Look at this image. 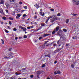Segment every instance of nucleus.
<instances>
[{
  "label": "nucleus",
  "mask_w": 79,
  "mask_h": 79,
  "mask_svg": "<svg viewBox=\"0 0 79 79\" xmlns=\"http://www.w3.org/2000/svg\"><path fill=\"white\" fill-rule=\"evenodd\" d=\"M64 45V44H63V46H62V48H57L54 51V52L56 53L57 52H59L61 50H62V49H63V46Z\"/></svg>",
  "instance_id": "obj_1"
},
{
  "label": "nucleus",
  "mask_w": 79,
  "mask_h": 79,
  "mask_svg": "<svg viewBox=\"0 0 79 79\" xmlns=\"http://www.w3.org/2000/svg\"><path fill=\"white\" fill-rule=\"evenodd\" d=\"M56 32L57 33V34H56V35H58L59 36H60L62 35V33H63V31L62 30H60L58 32L56 31Z\"/></svg>",
  "instance_id": "obj_2"
},
{
  "label": "nucleus",
  "mask_w": 79,
  "mask_h": 79,
  "mask_svg": "<svg viewBox=\"0 0 79 79\" xmlns=\"http://www.w3.org/2000/svg\"><path fill=\"white\" fill-rule=\"evenodd\" d=\"M75 1V2H73V3H74V4H75L76 5H78L79 4V1L77 2V0H74Z\"/></svg>",
  "instance_id": "obj_3"
},
{
  "label": "nucleus",
  "mask_w": 79,
  "mask_h": 79,
  "mask_svg": "<svg viewBox=\"0 0 79 79\" xmlns=\"http://www.w3.org/2000/svg\"><path fill=\"white\" fill-rule=\"evenodd\" d=\"M42 72H44L43 71H39L37 72V75H40L42 73Z\"/></svg>",
  "instance_id": "obj_4"
},
{
  "label": "nucleus",
  "mask_w": 79,
  "mask_h": 79,
  "mask_svg": "<svg viewBox=\"0 0 79 79\" xmlns=\"http://www.w3.org/2000/svg\"><path fill=\"white\" fill-rule=\"evenodd\" d=\"M54 43V42H53L51 44V47H52V46L53 45V46H54V47H56V46H57V45H56V43H55V44H54L53 43Z\"/></svg>",
  "instance_id": "obj_5"
},
{
  "label": "nucleus",
  "mask_w": 79,
  "mask_h": 79,
  "mask_svg": "<svg viewBox=\"0 0 79 79\" xmlns=\"http://www.w3.org/2000/svg\"><path fill=\"white\" fill-rule=\"evenodd\" d=\"M0 13H1V14H3V15H4V13H3V9H2V8H0Z\"/></svg>",
  "instance_id": "obj_6"
},
{
  "label": "nucleus",
  "mask_w": 79,
  "mask_h": 79,
  "mask_svg": "<svg viewBox=\"0 0 79 79\" xmlns=\"http://www.w3.org/2000/svg\"><path fill=\"white\" fill-rule=\"evenodd\" d=\"M5 58H6V59H10V58H11V57H10V54H9L8 55L5 57Z\"/></svg>",
  "instance_id": "obj_7"
},
{
  "label": "nucleus",
  "mask_w": 79,
  "mask_h": 79,
  "mask_svg": "<svg viewBox=\"0 0 79 79\" xmlns=\"http://www.w3.org/2000/svg\"><path fill=\"white\" fill-rule=\"evenodd\" d=\"M61 37H60V40L57 41V43L58 45H59V44H60V42H61Z\"/></svg>",
  "instance_id": "obj_8"
},
{
  "label": "nucleus",
  "mask_w": 79,
  "mask_h": 79,
  "mask_svg": "<svg viewBox=\"0 0 79 79\" xmlns=\"http://www.w3.org/2000/svg\"><path fill=\"white\" fill-rule=\"evenodd\" d=\"M59 28H60V27L59 26L57 27L55 29H54V30L56 31H58V30H59Z\"/></svg>",
  "instance_id": "obj_9"
},
{
  "label": "nucleus",
  "mask_w": 79,
  "mask_h": 79,
  "mask_svg": "<svg viewBox=\"0 0 79 79\" xmlns=\"http://www.w3.org/2000/svg\"><path fill=\"white\" fill-rule=\"evenodd\" d=\"M21 74V73L19 72H17L16 73H15L16 75H20Z\"/></svg>",
  "instance_id": "obj_10"
},
{
  "label": "nucleus",
  "mask_w": 79,
  "mask_h": 79,
  "mask_svg": "<svg viewBox=\"0 0 79 79\" xmlns=\"http://www.w3.org/2000/svg\"><path fill=\"white\" fill-rule=\"evenodd\" d=\"M21 16V15L19 14H17V16L16 17V19H19V17Z\"/></svg>",
  "instance_id": "obj_11"
},
{
  "label": "nucleus",
  "mask_w": 79,
  "mask_h": 79,
  "mask_svg": "<svg viewBox=\"0 0 79 79\" xmlns=\"http://www.w3.org/2000/svg\"><path fill=\"white\" fill-rule=\"evenodd\" d=\"M48 35H50L49 34H45L44 35H43L44 37H45L46 36H48Z\"/></svg>",
  "instance_id": "obj_12"
},
{
  "label": "nucleus",
  "mask_w": 79,
  "mask_h": 79,
  "mask_svg": "<svg viewBox=\"0 0 79 79\" xmlns=\"http://www.w3.org/2000/svg\"><path fill=\"white\" fill-rule=\"evenodd\" d=\"M5 5L7 8H8V7L10 6V5H9V4H8V3L7 2L6 3Z\"/></svg>",
  "instance_id": "obj_13"
},
{
  "label": "nucleus",
  "mask_w": 79,
  "mask_h": 79,
  "mask_svg": "<svg viewBox=\"0 0 79 79\" xmlns=\"http://www.w3.org/2000/svg\"><path fill=\"white\" fill-rule=\"evenodd\" d=\"M4 3V1L3 0H1V2H0V4H3Z\"/></svg>",
  "instance_id": "obj_14"
},
{
  "label": "nucleus",
  "mask_w": 79,
  "mask_h": 79,
  "mask_svg": "<svg viewBox=\"0 0 79 79\" xmlns=\"http://www.w3.org/2000/svg\"><path fill=\"white\" fill-rule=\"evenodd\" d=\"M45 44H44V45L43 46H44V47H46V46H48V45H47V44H46V43H47V42H48V41H45Z\"/></svg>",
  "instance_id": "obj_15"
},
{
  "label": "nucleus",
  "mask_w": 79,
  "mask_h": 79,
  "mask_svg": "<svg viewBox=\"0 0 79 79\" xmlns=\"http://www.w3.org/2000/svg\"><path fill=\"white\" fill-rule=\"evenodd\" d=\"M69 19H66V20L65 21L66 23V24H68V23H69Z\"/></svg>",
  "instance_id": "obj_16"
},
{
  "label": "nucleus",
  "mask_w": 79,
  "mask_h": 79,
  "mask_svg": "<svg viewBox=\"0 0 79 79\" xmlns=\"http://www.w3.org/2000/svg\"><path fill=\"white\" fill-rule=\"evenodd\" d=\"M23 31H26V28L23 27Z\"/></svg>",
  "instance_id": "obj_17"
},
{
  "label": "nucleus",
  "mask_w": 79,
  "mask_h": 79,
  "mask_svg": "<svg viewBox=\"0 0 79 79\" xmlns=\"http://www.w3.org/2000/svg\"><path fill=\"white\" fill-rule=\"evenodd\" d=\"M47 56L48 57H49V58H50V57H51V56H50V54L49 53L47 55Z\"/></svg>",
  "instance_id": "obj_18"
},
{
  "label": "nucleus",
  "mask_w": 79,
  "mask_h": 79,
  "mask_svg": "<svg viewBox=\"0 0 79 79\" xmlns=\"http://www.w3.org/2000/svg\"><path fill=\"white\" fill-rule=\"evenodd\" d=\"M56 32V31L54 30V31L52 33V34H55V33Z\"/></svg>",
  "instance_id": "obj_19"
},
{
  "label": "nucleus",
  "mask_w": 79,
  "mask_h": 79,
  "mask_svg": "<svg viewBox=\"0 0 79 79\" xmlns=\"http://www.w3.org/2000/svg\"><path fill=\"white\" fill-rule=\"evenodd\" d=\"M54 21H55V20H53L52 19H51L50 20V22H51V23H53L54 22Z\"/></svg>",
  "instance_id": "obj_20"
},
{
  "label": "nucleus",
  "mask_w": 79,
  "mask_h": 79,
  "mask_svg": "<svg viewBox=\"0 0 79 79\" xmlns=\"http://www.w3.org/2000/svg\"><path fill=\"white\" fill-rule=\"evenodd\" d=\"M2 19L4 20H6V18L5 17H2Z\"/></svg>",
  "instance_id": "obj_21"
},
{
  "label": "nucleus",
  "mask_w": 79,
  "mask_h": 79,
  "mask_svg": "<svg viewBox=\"0 0 79 79\" xmlns=\"http://www.w3.org/2000/svg\"><path fill=\"white\" fill-rule=\"evenodd\" d=\"M45 64H42L41 67L42 68H44V67H45Z\"/></svg>",
  "instance_id": "obj_22"
},
{
  "label": "nucleus",
  "mask_w": 79,
  "mask_h": 79,
  "mask_svg": "<svg viewBox=\"0 0 79 79\" xmlns=\"http://www.w3.org/2000/svg\"><path fill=\"white\" fill-rule=\"evenodd\" d=\"M23 8H25V9H26V10H27V6H23Z\"/></svg>",
  "instance_id": "obj_23"
},
{
  "label": "nucleus",
  "mask_w": 79,
  "mask_h": 79,
  "mask_svg": "<svg viewBox=\"0 0 79 79\" xmlns=\"http://www.w3.org/2000/svg\"><path fill=\"white\" fill-rule=\"evenodd\" d=\"M71 67H72V68H74V65H73V64H72L71 65Z\"/></svg>",
  "instance_id": "obj_24"
},
{
  "label": "nucleus",
  "mask_w": 79,
  "mask_h": 79,
  "mask_svg": "<svg viewBox=\"0 0 79 79\" xmlns=\"http://www.w3.org/2000/svg\"><path fill=\"white\" fill-rule=\"evenodd\" d=\"M63 31H64V32H67V30H66V29H63Z\"/></svg>",
  "instance_id": "obj_25"
},
{
  "label": "nucleus",
  "mask_w": 79,
  "mask_h": 79,
  "mask_svg": "<svg viewBox=\"0 0 79 79\" xmlns=\"http://www.w3.org/2000/svg\"><path fill=\"white\" fill-rule=\"evenodd\" d=\"M9 19H10V20H12V21H13V18H12V17H9Z\"/></svg>",
  "instance_id": "obj_26"
},
{
  "label": "nucleus",
  "mask_w": 79,
  "mask_h": 79,
  "mask_svg": "<svg viewBox=\"0 0 79 79\" xmlns=\"http://www.w3.org/2000/svg\"><path fill=\"white\" fill-rule=\"evenodd\" d=\"M34 19H37V16L36 15H35L34 16Z\"/></svg>",
  "instance_id": "obj_27"
},
{
  "label": "nucleus",
  "mask_w": 79,
  "mask_h": 79,
  "mask_svg": "<svg viewBox=\"0 0 79 79\" xmlns=\"http://www.w3.org/2000/svg\"><path fill=\"white\" fill-rule=\"evenodd\" d=\"M5 32H6V33H8V32H9L8 31L6 30V29H5Z\"/></svg>",
  "instance_id": "obj_28"
},
{
  "label": "nucleus",
  "mask_w": 79,
  "mask_h": 79,
  "mask_svg": "<svg viewBox=\"0 0 79 79\" xmlns=\"http://www.w3.org/2000/svg\"><path fill=\"white\" fill-rule=\"evenodd\" d=\"M1 41L2 42V44H4V41L3 40V39H1Z\"/></svg>",
  "instance_id": "obj_29"
},
{
  "label": "nucleus",
  "mask_w": 79,
  "mask_h": 79,
  "mask_svg": "<svg viewBox=\"0 0 79 79\" xmlns=\"http://www.w3.org/2000/svg\"><path fill=\"white\" fill-rule=\"evenodd\" d=\"M9 24H10V25L11 26V25L12 23H11V21H9Z\"/></svg>",
  "instance_id": "obj_30"
},
{
  "label": "nucleus",
  "mask_w": 79,
  "mask_h": 79,
  "mask_svg": "<svg viewBox=\"0 0 79 79\" xmlns=\"http://www.w3.org/2000/svg\"><path fill=\"white\" fill-rule=\"evenodd\" d=\"M23 37L24 39H26V38L27 37V36L26 35H24L23 36Z\"/></svg>",
  "instance_id": "obj_31"
},
{
  "label": "nucleus",
  "mask_w": 79,
  "mask_h": 79,
  "mask_svg": "<svg viewBox=\"0 0 79 79\" xmlns=\"http://www.w3.org/2000/svg\"><path fill=\"white\" fill-rule=\"evenodd\" d=\"M19 28H20V29H23V27L21 26H19Z\"/></svg>",
  "instance_id": "obj_32"
},
{
  "label": "nucleus",
  "mask_w": 79,
  "mask_h": 79,
  "mask_svg": "<svg viewBox=\"0 0 79 79\" xmlns=\"http://www.w3.org/2000/svg\"><path fill=\"white\" fill-rule=\"evenodd\" d=\"M30 77L31 78H33L34 77V75H31L30 76Z\"/></svg>",
  "instance_id": "obj_33"
},
{
  "label": "nucleus",
  "mask_w": 79,
  "mask_h": 79,
  "mask_svg": "<svg viewBox=\"0 0 79 79\" xmlns=\"http://www.w3.org/2000/svg\"><path fill=\"white\" fill-rule=\"evenodd\" d=\"M13 49L11 48H10L9 49V51H11Z\"/></svg>",
  "instance_id": "obj_34"
},
{
  "label": "nucleus",
  "mask_w": 79,
  "mask_h": 79,
  "mask_svg": "<svg viewBox=\"0 0 79 79\" xmlns=\"http://www.w3.org/2000/svg\"><path fill=\"white\" fill-rule=\"evenodd\" d=\"M57 16H61V14L60 13H59L57 14Z\"/></svg>",
  "instance_id": "obj_35"
},
{
  "label": "nucleus",
  "mask_w": 79,
  "mask_h": 79,
  "mask_svg": "<svg viewBox=\"0 0 79 79\" xmlns=\"http://www.w3.org/2000/svg\"><path fill=\"white\" fill-rule=\"evenodd\" d=\"M24 11H26V10H22L21 11V13H23V12H24Z\"/></svg>",
  "instance_id": "obj_36"
},
{
  "label": "nucleus",
  "mask_w": 79,
  "mask_h": 79,
  "mask_svg": "<svg viewBox=\"0 0 79 79\" xmlns=\"http://www.w3.org/2000/svg\"><path fill=\"white\" fill-rule=\"evenodd\" d=\"M17 29H16V28H14L13 29V30L14 31H17Z\"/></svg>",
  "instance_id": "obj_37"
},
{
  "label": "nucleus",
  "mask_w": 79,
  "mask_h": 79,
  "mask_svg": "<svg viewBox=\"0 0 79 79\" xmlns=\"http://www.w3.org/2000/svg\"><path fill=\"white\" fill-rule=\"evenodd\" d=\"M53 19H54V20H57V19H58L56 17L55 18V17H53Z\"/></svg>",
  "instance_id": "obj_38"
},
{
  "label": "nucleus",
  "mask_w": 79,
  "mask_h": 79,
  "mask_svg": "<svg viewBox=\"0 0 79 79\" xmlns=\"http://www.w3.org/2000/svg\"><path fill=\"white\" fill-rule=\"evenodd\" d=\"M57 74H60V73H61L60 72V71H57Z\"/></svg>",
  "instance_id": "obj_39"
},
{
  "label": "nucleus",
  "mask_w": 79,
  "mask_h": 79,
  "mask_svg": "<svg viewBox=\"0 0 79 79\" xmlns=\"http://www.w3.org/2000/svg\"><path fill=\"white\" fill-rule=\"evenodd\" d=\"M38 6V5H37V4L36 3L34 5V6L35 7L36 6Z\"/></svg>",
  "instance_id": "obj_40"
},
{
  "label": "nucleus",
  "mask_w": 79,
  "mask_h": 79,
  "mask_svg": "<svg viewBox=\"0 0 79 79\" xmlns=\"http://www.w3.org/2000/svg\"><path fill=\"white\" fill-rule=\"evenodd\" d=\"M23 17H25L26 16V14H24L23 15Z\"/></svg>",
  "instance_id": "obj_41"
},
{
  "label": "nucleus",
  "mask_w": 79,
  "mask_h": 79,
  "mask_svg": "<svg viewBox=\"0 0 79 79\" xmlns=\"http://www.w3.org/2000/svg\"><path fill=\"white\" fill-rule=\"evenodd\" d=\"M15 13L14 12H12V15H15Z\"/></svg>",
  "instance_id": "obj_42"
},
{
  "label": "nucleus",
  "mask_w": 79,
  "mask_h": 79,
  "mask_svg": "<svg viewBox=\"0 0 79 79\" xmlns=\"http://www.w3.org/2000/svg\"><path fill=\"white\" fill-rule=\"evenodd\" d=\"M40 29H41V28H40V27L38 28V29H37L36 31H39V30H40Z\"/></svg>",
  "instance_id": "obj_43"
},
{
  "label": "nucleus",
  "mask_w": 79,
  "mask_h": 79,
  "mask_svg": "<svg viewBox=\"0 0 79 79\" xmlns=\"http://www.w3.org/2000/svg\"><path fill=\"white\" fill-rule=\"evenodd\" d=\"M51 11H54V9H50Z\"/></svg>",
  "instance_id": "obj_44"
},
{
  "label": "nucleus",
  "mask_w": 79,
  "mask_h": 79,
  "mask_svg": "<svg viewBox=\"0 0 79 79\" xmlns=\"http://www.w3.org/2000/svg\"><path fill=\"white\" fill-rule=\"evenodd\" d=\"M19 4H20V5H22V4H23V3L21 2H19Z\"/></svg>",
  "instance_id": "obj_45"
},
{
  "label": "nucleus",
  "mask_w": 79,
  "mask_h": 79,
  "mask_svg": "<svg viewBox=\"0 0 79 79\" xmlns=\"http://www.w3.org/2000/svg\"><path fill=\"white\" fill-rule=\"evenodd\" d=\"M43 12L42 11H41L40 12V15H42Z\"/></svg>",
  "instance_id": "obj_46"
},
{
  "label": "nucleus",
  "mask_w": 79,
  "mask_h": 79,
  "mask_svg": "<svg viewBox=\"0 0 79 79\" xmlns=\"http://www.w3.org/2000/svg\"><path fill=\"white\" fill-rule=\"evenodd\" d=\"M42 39V37H40L39 38V40H41Z\"/></svg>",
  "instance_id": "obj_47"
},
{
  "label": "nucleus",
  "mask_w": 79,
  "mask_h": 79,
  "mask_svg": "<svg viewBox=\"0 0 79 79\" xmlns=\"http://www.w3.org/2000/svg\"><path fill=\"white\" fill-rule=\"evenodd\" d=\"M27 29H31V27H27Z\"/></svg>",
  "instance_id": "obj_48"
},
{
  "label": "nucleus",
  "mask_w": 79,
  "mask_h": 79,
  "mask_svg": "<svg viewBox=\"0 0 79 79\" xmlns=\"http://www.w3.org/2000/svg\"><path fill=\"white\" fill-rule=\"evenodd\" d=\"M12 55H13V53H12V52H10V56H12Z\"/></svg>",
  "instance_id": "obj_49"
},
{
  "label": "nucleus",
  "mask_w": 79,
  "mask_h": 79,
  "mask_svg": "<svg viewBox=\"0 0 79 79\" xmlns=\"http://www.w3.org/2000/svg\"><path fill=\"white\" fill-rule=\"evenodd\" d=\"M45 15V14L44 13H43V14L41 15V16H44Z\"/></svg>",
  "instance_id": "obj_50"
},
{
  "label": "nucleus",
  "mask_w": 79,
  "mask_h": 79,
  "mask_svg": "<svg viewBox=\"0 0 79 79\" xmlns=\"http://www.w3.org/2000/svg\"><path fill=\"white\" fill-rule=\"evenodd\" d=\"M36 8H37V9H38V8H39V7H40V6H39L38 5L37 6H36Z\"/></svg>",
  "instance_id": "obj_51"
},
{
  "label": "nucleus",
  "mask_w": 79,
  "mask_h": 79,
  "mask_svg": "<svg viewBox=\"0 0 79 79\" xmlns=\"http://www.w3.org/2000/svg\"><path fill=\"white\" fill-rule=\"evenodd\" d=\"M26 68L23 69H22V70L23 71H25V70H26Z\"/></svg>",
  "instance_id": "obj_52"
},
{
  "label": "nucleus",
  "mask_w": 79,
  "mask_h": 79,
  "mask_svg": "<svg viewBox=\"0 0 79 79\" xmlns=\"http://www.w3.org/2000/svg\"><path fill=\"white\" fill-rule=\"evenodd\" d=\"M36 20L37 21H40V19H37Z\"/></svg>",
  "instance_id": "obj_53"
},
{
  "label": "nucleus",
  "mask_w": 79,
  "mask_h": 79,
  "mask_svg": "<svg viewBox=\"0 0 79 79\" xmlns=\"http://www.w3.org/2000/svg\"><path fill=\"white\" fill-rule=\"evenodd\" d=\"M7 27H8V29H10V27H9V26H7Z\"/></svg>",
  "instance_id": "obj_54"
},
{
  "label": "nucleus",
  "mask_w": 79,
  "mask_h": 79,
  "mask_svg": "<svg viewBox=\"0 0 79 79\" xmlns=\"http://www.w3.org/2000/svg\"><path fill=\"white\" fill-rule=\"evenodd\" d=\"M6 13H8V10H6Z\"/></svg>",
  "instance_id": "obj_55"
},
{
  "label": "nucleus",
  "mask_w": 79,
  "mask_h": 79,
  "mask_svg": "<svg viewBox=\"0 0 79 79\" xmlns=\"http://www.w3.org/2000/svg\"><path fill=\"white\" fill-rule=\"evenodd\" d=\"M38 78H39V79L40 78V77H39V75H37L36 76Z\"/></svg>",
  "instance_id": "obj_56"
},
{
  "label": "nucleus",
  "mask_w": 79,
  "mask_h": 79,
  "mask_svg": "<svg viewBox=\"0 0 79 79\" xmlns=\"http://www.w3.org/2000/svg\"><path fill=\"white\" fill-rule=\"evenodd\" d=\"M18 39V37H16L15 38V40H17V39Z\"/></svg>",
  "instance_id": "obj_57"
},
{
  "label": "nucleus",
  "mask_w": 79,
  "mask_h": 79,
  "mask_svg": "<svg viewBox=\"0 0 79 79\" xmlns=\"http://www.w3.org/2000/svg\"><path fill=\"white\" fill-rule=\"evenodd\" d=\"M69 45V44H66V46H68Z\"/></svg>",
  "instance_id": "obj_58"
},
{
  "label": "nucleus",
  "mask_w": 79,
  "mask_h": 79,
  "mask_svg": "<svg viewBox=\"0 0 79 79\" xmlns=\"http://www.w3.org/2000/svg\"><path fill=\"white\" fill-rule=\"evenodd\" d=\"M73 2V3H74L75 2V1L74 0H72Z\"/></svg>",
  "instance_id": "obj_59"
},
{
  "label": "nucleus",
  "mask_w": 79,
  "mask_h": 79,
  "mask_svg": "<svg viewBox=\"0 0 79 79\" xmlns=\"http://www.w3.org/2000/svg\"><path fill=\"white\" fill-rule=\"evenodd\" d=\"M73 15L74 16H76L77 15V14H73Z\"/></svg>",
  "instance_id": "obj_60"
},
{
  "label": "nucleus",
  "mask_w": 79,
  "mask_h": 79,
  "mask_svg": "<svg viewBox=\"0 0 79 79\" xmlns=\"http://www.w3.org/2000/svg\"><path fill=\"white\" fill-rule=\"evenodd\" d=\"M10 79H15V78L14 77H11Z\"/></svg>",
  "instance_id": "obj_61"
},
{
  "label": "nucleus",
  "mask_w": 79,
  "mask_h": 79,
  "mask_svg": "<svg viewBox=\"0 0 79 79\" xmlns=\"http://www.w3.org/2000/svg\"><path fill=\"white\" fill-rule=\"evenodd\" d=\"M47 23H48V21H47V20H46V21L45 22V23L47 24Z\"/></svg>",
  "instance_id": "obj_62"
},
{
  "label": "nucleus",
  "mask_w": 79,
  "mask_h": 79,
  "mask_svg": "<svg viewBox=\"0 0 79 79\" xmlns=\"http://www.w3.org/2000/svg\"><path fill=\"white\" fill-rule=\"evenodd\" d=\"M56 63H57L56 61H55L54 62V63H55V64H56Z\"/></svg>",
  "instance_id": "obj_63"
},
{
  "label": "nucleus",
  "mask_w": 79,
  "mask_h": 79,
  "mask_svg": "<svg viewBox=\"0 0 79 79\" xmlns=\"http://www.w3.org/2000/svg\"><path fill=\"white\" fill-rule=\"evenodd\" d=\"M1 24H3V22H1Z\"/></svg>",
  "instance_id": "obj_64"
}]
</instances>
